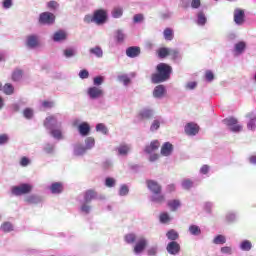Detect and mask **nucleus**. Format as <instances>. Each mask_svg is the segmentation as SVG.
I'll use <instances>...</instances> for the list:
<instances>
[{
	"mask_svg": "<svg viewBox=\"0 0 256 256\" xmlns=\"http://www.w3.org/2000/svg\"><path fill=\"white\" fill-rule=\"evenodd\" d=\"M96 131L98 133H102V135H108L109 134V129L103 123H98L96 125Z\"/></svg>",
	"mask_w": 256,
	"mask_h": 256,
	"instance_id": "nucleus-50",
	"label": "nucleus"
},
{
	"mask_svg": "<svg viewBox=\"0 0 256 256\" xmlns=\"http://www.w3.org/2000/svg\"><path fill=\"white\" fill-rule=\"evenodd\" d=\"M126 55L130 59H135V57H139V55H141V48L138 46H130L126 49Z\"/></svg>",
	"mask_w": 256,
	"mask_h": 256,
	"instance_id": "nucleus-18",
	"label": "nucleus"
},
{
	"mask_svg": "<svg viewBox=\"0 0 256 256\" xmlns=\"http://www.w3.org/2000/svg\"><path fill=\"white\" fill-rule=\"evenodd\" d=\"M212 243L214 245H225V243H227V238L223 234H218L214 237Z\"/></svg>",
	"mask_w": 256,
	"mask_h": 256,
	"instance_id": "nucleus-37",
	"label": "nucleus"
},
{
	"mask_svg": "<svg viewBox=\"0 0 256 256\" xmlns=\"http://www.w3.org/2000/svg\"><path fill=\"white\" fill-rule=\"evenodd\" d=\"M14 229L15 227L11 222H4L0 226V230L3 231L4 233H11V231H13Z\"/></svg>",
	"mask_w": 256,
	"mask_h": 256,
	"instance_id": "nucleus-42",
	"label": "nucleus"
},
{
	"mask_svg": "<svg viewBox=\"0 0 256 256\" xmlns=\"http://www.w3.org/2000/svg\"><path fill=\"white\" fill-rule=\"evenodd\" d=\"M205 79L208 83H212V81L215 79V74H213V71L207 70L205 72Z\"/></svg>",
	"mask_w": 256,
	"mask_h": 256,
	"instance_id": "nucleus-60",
	"label": "nucleus"
},
{
	"mask_svg": "<svg viewBox=\"0 0 256 256\" xmlns=\"http://www.w3.org/2000/svg\"><path fill=\"white\" fill-rule=\"evenodd\" d=\"M147 187L151 191L152 195L155 193H161V185L154 180H147Z\"/></svg>",
	"mask_w": 256,
	"mask_h": 256,
	"instance_id": "nucleus-20",
	"label": "nucleus"
},
{
	"mask_svg": "<svg viewBox=\"0 0 256 256\" xmlns=\"http://www.w3.org/2000/svg\"><path fill=\"white\" fill-rule=\"evenodd\" d=\"M38 23L40 25H53V23H55V14L51 12H42L39 15Z\"/></svg>",
	"mask_w": 256,
	"mask_h": 256,
	"instance_id": "nucleus-6",
	"label": "nucleus"
},
{
	"mask_svg": "<svg viewBox=\"0 0 256 256\" xmlns=\"http://www.w3.org/2000/svg\"><path fill=\"white\" fill-rule=\"evenodd\" d=\"M126 37H127V35L125 34V31H123L122 29L116 30L114 39H115L117 45H123V43H125Z\"/></svg>",
	"mask_w": 256,
	"mask_h": 256,
	"instance_id": "nucleus-24",
	"label": "nucleus"
},
{
	"mask_svg": "<svg viewBox=\"0 0 256 256\" xmlns=\"http://www.w3.org/2000/svg\"><path fill=\"white\" fill-rule=\"evenodd\" d=\"M167 205L171 211H177V209H179V207H181V201H179L177 199L170 200V201H168Z\"/></svg>",
	"mask_w": 256,
	"mask_h": 256,
	"instance_id": "nucleus-44",
	"label": "nucleus"
},
{
	"mask_svg": "<svg viewBox=\"0 0 256 256\" xmlns=\"http://www.w3.org/2000/svg\"><path fill=\"white\" fill-rule=\"evenodd\" d=\"M43 150L47 153V155H53V153H55V144L46 143Z\"/></svg>",
	"mask_w": 256,
	"mask_h": 256,
	"instance_id": "nucleus-53",
	"label": "nucleus"
},
{
	"mask_svg": "<svg viewBox=\"0 0 256 256\" xmlns=\"http://www.w3.org/2000/svg\"><path fill=\"white\" fill-rule=\"evenodd\" d=\"M170 56L175 63H181V59H183L181 52H179L178 50H175V49L170 50Z\"/></svg>",
	"mask_w": 256,
	"mask_h": 256,
	"instance_id": "nucleus-38",
	"label": "nucleus"
},
{
	"mask_svg": "<svg viewBox=\"0 0 256 256\" xmlns=\"http://www.w3.org/2000/svg\"><path fill=\"white\" fill-rule=\"evenodd\" d=\"M164 39L166 41H173V37H175V34L173 33V29L166 28L163 32Z\"/></svg>",
	"mask_w": 256,
	"mask_h": 256,
	"instance_id": "nucleus-49",
	"label": "nucleus"
},
{
	"mask_svg": "<svg viewBox=\"0 0 256 256\" xmlns=\"http://www.w3.org/2000/svg\"><path fill=\"white\" fill-rule=\"evenodd\" d=\"M9 143V134H0V146L7 145Z\"/></svg>",
	"mask_w": 256,
	"mask_h": 256,
	"instance_id": "nucleus-62",
	"label": "nucleus"
},
{
	"mask_svg": "<svg viewBox=\"0 0 256 256\" xmlns=\"http://www.w3.org/2000/svg\"><path fill=\"white\" fill-rule=\"evenodd\" d=\"M245 49H247V43H245V41H240L234 45V51L236 53L241 54Z\"/></svg>",
	"mask_w": 256,
	"mask_h": 256,
	"instance_id": "nucleus-39",
	"label": "nucleus"
},
{
	"mask_svg": "<svg viewBox=\"0 0 256 256\" xmlns=\"http://www.w3.org/2000/svg\"><path fill=\"white\" fill-rule=\"evenodd\" d=\"M26 47H28V49H37V47H39V36L37 34L27 36Z\"/></svg>",
	"mask_w": 256,
	"mask_h": 256,
	"instance_id": "nucleus-10",
	"label": "nucleus"
},
{
	"mask_svg": "<svg viewBox=\"0 0 256 256\" xmlns=\"http://www.w3.org/2000/svg\"><path fill=\"white\" fill-rule=\"evenodd\" d=\"M23 115L25 119H33V109L31 108L24 109Z\"/></svg>",
	"mask_w": 256,
	"mask_h": 256,
	"instance_id": "nucleus-63",
	"label": "nucleus"
},
{
	"mask_svg": "<svg viewBox=\"0 0 256 256\" xmlns=\"http://www.w3.org/2000/svg\"><path fill=\"white\" fill-rule=\"evenodd\" d=\"M188 232L190 235H193V237H199L201 235V227L197 226L196 224H191L188 228Z\"/></svg>",
	"mask_w": 256,
	"mask_h": 256,
	"instance_id": "nucleus-33",
	"label": "nucleus"
},
{
	"mask_svg": "<svg viewBox=\"0 0 256 256\" xmlns=\"http://www.w3.org/2000/svg\"><path fill=\"white\" fill-rule=\"evenodd\" d=\"M154 115H155V110L151 108H143L138 113V117L141 119V121L153 119Z\"/></svg>",
	"mask_w": 256,
	"mask_h": 256,
	"instance_id": "nucleus-12",
	"label": "nucleus"
},
{
	"mask_svg": "<svg viewBox=\"0 0 256 256\" xmlns=\"http://www.w3.org/2000/svg\"><path fill=\"white\" fill-rule=\"evenodd\" d=\"M93 199H97V192H95V190H87L84 193V199L82 201L91 203Z\"/></svg>",
	"mask_w": 256,
	"mask_h": 256,
	"instance_id": "nucleus-30",
	"label": "nucleus"
},
{
	"mask_svg": "<svg viewBox=\"0 0 256 256\" xmlns=\"http://www.w3.org/2000/svg\"><path fill=\"white\" fill-rule=\"evenodd\" d=\"M197 25H200V27L205 26L207 23V16H205V13L199 12L197 14V20H196Z\"/></svg>",
	"mask_w": 256,
	"mask_h": 256,
	"instance_id": "nucleus-43",
	"label": "nucleus"
},
{
	"mask_svg": "<svg viewBox=\"0 0 256 256\" xmlns=\"http://www.w3.org/2000/svg\"><path fill=\"white\" fill-rule=\"evenodd\" d=\"M44 127L48 129V131H52L53 129H61V122L57 119V115L48 116L44 120Z\"/></svg>",
	"mask_w": 256,
	"mask_h": 256,
	"instance_id": "nucleus-4",
	"label": "nucleus"
},
{
	"mask_svg": "<svg viewBox=\"0 0 256 256\" xmlns=\"http://www.w3.org/2000/svg\"><path fill=\"white\" fill-rule=\"evenodd\" d=\"M120 197H127L129 195V186L127 184H122L118 191Z\"/></svg>",
	"mask_w": 256,
	"mask_h": 256,
	"instance_id": "nucleus-51",
	"label": "nucleus"
},
{
	"mask_svg": "<svg viewBox=\"0 0 256 256\" xmlns=\"http://www.w3.org/2000/svg\"><path fill=\"white\" fill-rule=\"evenodd\" d=\"M107 10L99 9L94 11V21L96 25H105L107 23Z\"/></svg>",
	"mask_w": 256,
	"mask_h": 256,
	"instance_id": "nucleus-8",
	"label": "nucleus"
},
{
	"mask_svg": "<svg viewBox=\"0 0 256 256\" xmlns=\"http://www.w3.org/2000/svg\"><path fill=\"white\" fill-rule=\"evenodd\" d=\"M50 135L57 141H61V139H63V132L61 131V128H54L50 130Z\"/></svg>",
	"mask_w": 256,
	"mask_h": 256,
	"instance_id": "nucleus-35",
	"label": "nucleus"
},
{
	"mask_svg": "<svg viewBox=\"0 0 256 256\" xmlns=\"http://www.w3.org/2000/svg\"><path fill=\"white\" fill-rule=\"evenodd\" d=\"M150 201L152 203H157L158 205H161V203H165V196L161 193H154L150 197Z\"/></svg>",
	"mask_w": 256,
	"mask_h": 256,
	"instance_id": "nucleus-31",
	"label": "nucleus"
},
{
	"mask_svg": "<svg viewBox=\"0 0 256 256\" xmlns=\"http://www.w3.org/2000/svg\"><path fill=\"white\" fill-rule=\"evenodd\" d=\"M165 93H167V88H165V85L160 84L154 88L153 97L155 99H163Z\"/></svg>",
	"mask_w": 256,
	"mask_h": 256,
	"instance_id": "nucleus-15",
	"label": "nucleus"
},
{
	"mask_svg": "<svg viewBox=\"0 0 256 256\" xmlns=\"http://www.w3.org/2000/svg\"><path fill=\"white\" fill-rule=\"evenodd\" d=\"M85 149L86 151H91V149H93V147H95V138L93 137H87L85 139Z\"/></svg>",
	"mask_w": 256,
	"mask_h": 256,
	"instance_id": "nucleus-45",
	"label": "nucleus"
},
{
	"mask_svg": "<svg viewBox=\"0 0 256 256\" xmlns=\"http://www.w3.org/2000/svg\"><path fill=\"white\" fill-rule=\"evenodd\" d=\"M157 73L152 74L151 81L154 84L165 83L171 79L173 67L167 63H160L156 66Z\"/></svg>",
	"mask_w": 256,
	"mask_h": 256,
	"instance_id": "nucleus-1",
	"label": "nucleus"
},
{
	"mask_svg": "<svg viewBox=\"0 0 256 256\" xmlns=\"http://www.w3.org/2000/svg\"><path fill=\"white\" fill-rule=\"evenodd\" d=\"M23 256H36L39 255V250L35 248H26L22 251Z\"/></svg>",
	"mask_w": 256,
	"mask_h": 256,
	"instance_id": "nucleus-48",
	"label": "nucleus"
},
{
	"mask_svg": "<svg viewBox=\"0 0 256 256\" xmlns=\"http://www.w3.org/2000/svg\"><path fill=\"white\" fill-rule=\"evenodd\" d=\"M116 151L121 157H127L129 151H131V146L129 144H121L116 148Z\"/></svg>",
	"mask_w": 256,
	"mask_h": 256,
	"instance_id": "nucleus-26",
	"label": "nucleus"
},
{
	"mask_svg": "<svg viewBox=\"0 0 256 256\" xmlns=\"http://www.w3.org/2000/svg\"><path fill=\"white\" fill-rule=\"evenodd\" d=\"M181 185H182V188H184L186 191H189V189H192L194 182L191 179L186 178L182 180Z\"/></svg>",
	"mask_w": 256,
	"mask_h": 256,
	"instance_id": "nucleus-52",
	"label": "nucleus"
},
{
	"mask_svg": "<svg viewBox=\"0 0 256 256\" xmlns=\"http://www.w3.org/2000/svg\"><path fill=\"white\" fill-rule=\"evenodd\" d=\"M117 80L123 83L124 87H128L131 83V78L127 74L118 75Z\"/></svg>",
	"mask_w": 256,
	"mask_h": 256,
	"instance_id": "nucleus-40",
	"label": "nucleus"
},
{
	"mask_svg": "<svg viewBox=\"0 0 256 256\" xmlns=\"http://www.w3.org/2000/svg\"><path fill=\"white\" fill-rule=\"evenodd\" d=\"M90 55H94L97 59H101L103 57V49L101 46H95L94 48H90Z\"/></svg>",
	"mask_w": 256,
	"mask_h": 256,
	"instance_id": "nucleus-34",
	"label": "nucleus"
},
{
	"mask_svg": "<svg viewBox=\"0 0 256 256\" xmlns=\"http://www.w3.org/2000/svg\"><path fill=\"white\" fill-rule=\"evenodd\" d=\"M31 191H33V185L29 183H21L19 185L11 187V194L14 195V197L29 195Z\"/></svg>",
	"mask_w": 256,
	"mask_h": 256,
	"instance_id": "nucleus-2",
	"label": "nucleus"
},
{
	"mask_svg": "<svg viewBox=\"0 0 256 256\" xmlns=\"http://www.w3.org/2000/svg\"><path fill=\"white\" fill-rule=\"evenodd\" d=\"M105 81V78L103 76H96L93 78V85L94 87H101Z\"/></svg>",
	"mask_w": 256,
	"mask_h": 256,
	"instance_id": "nucleus-57",
	"label": "nucleus"
},
{
	"mask_svg": "<svg viewBox=\"0 0 256 256\" xmlns=\"http://www.w3.org/2000/svg\"><path fill=\"white\" fill-rule=\"evenodd\" d=\"M159 149V140H153L150 145H147L144 149V151L151 155V153H154V151H157Z\"/></svg>",
	"mask_w": 256,
	"mask_h": 256,
	"instance_id": "nucleus-29",
	"label": "nucleus"
},
{
	"mask_svg": "<svg viewBox=\"0 0 256 256\" xmlns=\"http://www.w3.org/2000/svg\"><path fill=\"white\" fill-rule=\"evenodd\" d=\"M66 40H67V33L63 30L56 31L52 35V41H54V43H63V41H66Z\"/></svg>",
	"mask_w": 256,
	"mask_h": 256,
	"instance_id": "nucleus-17",
	"label": "nucleus"
},
{
	"mask_svg": "<svg viewBox=\"0 0 256 256\" xmlns=\"http://www.w3.org/2000/svg\"><path fill=\"white\" fill-rule=\"evenodd\" d=\"M248 122H247V129L248 131H255L256 129V113L251 112L246 115Z\"/></svg>",
	"mask_w": 256,
	"mask_h": 256,
	"instance_id": "nucleus-16",
	"label": "nucleus"
},
{
	"mask_svg": "<svg viewBox=\"0 0 256 256\" xmlns=\"http://www.w3.org/2000/svg\"><path fill=\"white\" fill-rule=\"evenodd\" d=\"M241 251H251L253 249V243L249 240H243L239 245Z\"/></svg>",
	"mask_w": 256,
	"mask_h": 256,
	"instance_id": "nucleus-41",
	"label": "nucleus"
},
{
	"mask_svg": "<svg viewBox=\"0 0 256 256\" xmlns=\"http://www.w3.org/2000/svg\"><path fill=\"white\" fill-rule=\"evenodd\" d=\"M86 95L91 101H97V99H101L105 95V92L97 86H90L86 91Z\"/></svg>",
	"mask_w": 256,
	"mask_h": 256,
	"instance_id": "nucleus-3",
	"label": "nucleus"
},
{
	"mask_svg": "<svg viewBox=\"0 0 256 256\" xmlns=\"http://www.w3.org/2000/svg\"><path fill=\"white\" fill-rule=\"evenodd\" d=\"M171 221V217L169 216V213L163 212L160 214V223H169Z\"/></svg>",
	"mask_w": 256,
	"mask_h": 256,
	"instance_id": "nucleus-59",
	"label": "nucleus"
},
{
	"mask_svg": "<svg viewBox=\"0 0 256 256\" xmlns=\"http://www.w3.org/2000/svg\"><path fill=\"white\" fill-rule=\"evenodd\" d=\"M23 79V70H15L12 74V81H21Z\"/></svg>",
	"mask_w": 256,
	"mask_h": 256,
	"instance_id": "nucleus-55",
	"label": "nucleus"
},
{
	"mask_svg": "<svg viewBox=\"0 0 256 256\" xmlns=\"http://www.w3.org/2000/svg\"><path fill=\"white\" fill-rule=\"evenodd\" d=\"M166 250L169 255H179V251H181V245H179L177 241H171L167 244Z\"/></svg>",
	"mask_w": 256,
	"mask_h": 256,
	"instance_id": "nucleus-14",
	"label": "nucleus"
},
{
	"mask_svg": "<svg viewBox=\"0 0 256 256\" xmlns=\"http://www.w3.org/2000/svg\"><path fill=\"white\" fill-rule=\"evenodd\" d=\"M78 131L81 137H87L91 133V126L87 122H82L78 125Z\"/></svg>",
	"mask_w": 256,
	"mask_h": 256,
	"instance_id": "nucleus-19",
	"label": "nucleus"
},
{
	"mask_svg": "<svg viewBox=\"0 0 256 256\" xmlns=\"http://www.w3.org/2000/svg\"><path fill=\"white\" fill-rule=\"evenodd\" d=\"M237 219H238V214L235 211H229L225 215V221L230 225H233V223H237Z\"/></svg>",
	"mask_w": 256,
	"mask_h": 256,
	"instance_id": "nucleus-27",
	"label": "nucleus"
},
{
	"mask_svg": "<svg viewBox=\"0 0 256 256\" xmlns=\"http://www.w3.org/2000/svg\"><path fill=\"white\" fill-rule=\"evenodd\" d=\"M171 54V49L169 48H160L158 49V57L160 59H165V57H169V55Z\"/></svg>",
	"mask_w": 256,
	"mask_h": 256,
	"instance_id": "nucleus-47",
	"label": "nucleus"
},
{
	"mask_svg": "<svg viewBox=\"0 0 256 256\" xmlns=\"http://www.w3.org/2000/svg\"><path fill=\"white\" fill-rule=\"evenodd\" d=\"M173 153V144L171 142H165L161 148V155L163 157H169Z\"/></svg>",
	"mask_w": 256,
	"mask_h": 256,
	"instance_id": "nucleus-25",
	"label": "nucleus"
},
{
	"mask_svg": "<svg viewBox=\"0 0 256 256\" xmlns=\"http://www.w3.org/2000/svg\"><path fill=\"white\" fill-rule=\"evenodd\" d=\"M214 206H215V204L213 202H205L204 203L205 213H207L208 215H211L213 213V207Z\"/></svg>",
	"mask_w": 256,
	"mask_h": 256,
	"instance_id": "nucleus-56",
	"label": "nucleus"
},
{
	"mask_svg": "<svg viewBox=\"0 0 256 256\" xmlns=\"http://www.w3.org/2000/svg\"><path fill=\"white\" fill-rule=\"evenodd\" d=\"M166 237L169 241H177V239H179V233L174 229H171L166 233Z\"/></svg>",
	"mask_w": 256,
	"mask_h": 256,
	"instance_id": "nucleus-46",
	"label": "nucleus"
},
{
	"mask_svg": "<svg viewBox=\"0 0 256 256\" xmlns=\"http://www.w3.org/2000/svg\"><path fill=\"white\" fill-rule=\"evenodd\" d=\"M149 244V241L147 238L141 236L137 239L135 245H134V255H141L145 249H147V245Z\"/></svg>",
	"mask_w": 256,
	"mask_h": 256,
	"instance_id": "nucleus-5",
	"label": "nucleus"
},
{
	"mask_svg": "<svg viewBox=\"0 0 256 256\" xmlns=\"http://www.w3.org/2000/svg\"><path fill=\"white\" fill-rule=\"evenodd\" d=\"M163 123H164V120L161 116L156 117L150 125L151 133H155L156 131H159V129L161 128V124Z\"/></svg>",
	"mask_w": 256,
	"mask_h": 256,
	"instance_id": "nucleus-22",
	"label": "nucleus"
},
{
	"mask_svg": "<svg viewBox=\"0 0 256 256\" xmlns=\"http://www.w3.org/2000/svg\"><path fill=\"white\" fill-rule=\"evenodd\" d=\"M13 91H15V88L11 84L4 85L5 95H13Z\"/></svg>",
	"mask_w": 256,
	"mask_h": 256,
	"instance_id": "nucleus-61",
	"label": "nucleus"
},
{
	"mask_svg": "<svg viewBox=\"0 0 256 256\" xmlns=\"http://www.w3.org/2000/svg\"><path fill=\"white\" fill-rule=\"evenodd\" d=\"M52 195H61V192L63 191V183L61 182H54L49 187Z\"/></svg>",
	"mask_w": 256,
	"mask_h": 256,
	"instance_id": "nucleus-23",
	"label": "nucleus"
},
{
	"mask_svg": "<svg viewBox=\"0 0 256 256\" xmlns=\"http://www.w3.org/2000/svg\"><path fill=\"white\" fill-rule=\"evenodd\" d=\"M234 23L241 27V25L245 24V10L241 8H236L234 10Z\"/></svg>",
	"mask_w": 256,
	"mask_h": 256,
	"instance_id": "nucleus-9",
	"label": "nucleus"
},
{
	"mask_svg": "<svg viewBox=\"0 0 256 256\" xmlns=\"http://www.w3.org/2000/svg\"><path fill=\"white\" fill-rule=\"evenodd\" d=\"M79 211L82 215H89L93 211V206L89 202L80 201Z\"/></svg>",
	"mask_w": 256,
	"mask_h": 256,
	"instance_id": "nucleus-21",
	"label": "nucleus"
},
{
	"mask_svg": "<svg viewBox=\"0 0 256 256\" xmlns=\"http://www.w3.org/2000/svg\"><path fill=\"white\" fill-rule=\"evenodd\" d=\"M73 155L74 157H83L84 155H87L85 145H83L81 142L73 144Z\"/></svg>",
	"mask_w": 256,
	"mask_h": 256,
	"instance_id": "nucleus-11",
	"label": "nucleus"
},
{
	"mask_svg": "<svg viewBox=\"0 0 256 256\" xmlns=\"http://www.w3.org/2000/svg\"><path fill=\"white\" fill-rule=\"evenodd\" d=\"M157 253H159V246H157V245L151 246L147 250L148 256H157Z\"/></svg>",
	"mask_w": 256,
	"mask_h": 256,
	"instance_id": "nucleus-58",
	"label": "nucleus"
},
{
	"mask_svg": "<svg viewBox=\"0 0 256 256\" xmlns=\"http://www.w3.org/2000/svg\"><path fill=\"white\" fill-rule=\"evenodd\" d=\"M105 186L106 187H115V179L114 178H111V177H107L105 179Z\"/></svg>",
	"mask_w": 256,
	"mask_h": 256,
	"instance_id": "nucleus-64",
	"label": "nucleus"
},
{
	"mask_svg": "<svg viewBox=\"0 0 256 256\" xmlns=\"http://www.w3.org/2000/svg\"><path fill=\"white\" fill-rule=\"evenodd\" d=\"M184 131H185L186 135L195 137V135H197V133H199V126L193 122H190L185 125Z\"/></svg>",
	"mask_w": 256,
	"mask_h": 256,
	"instance_id": "nucleus-13",
	"label": "nucleus"
},
{
	"mask_svg": "<svg viewBox=\"0 0 256 256\" xmlns=\"http://www.w3.org/2000/svg\"><path fill=\"white\" fill-rule=\"evenodd\" d=\"M62 55L66 59H73L77 56V50L73 47H68L62 51Z\"/></svg>",
	"mask_w": 256,
	"mask_h": 256,
	"instance_id": "nucleus-28",
	"label": "nucleus"
},
{
	"mask_svg": "<svg viewBox=\"0 0 256 256\" xmlns=\"http://www.w3.org/2000/svg\"><path fill=\"white\" fill-rule=\"evenodd\" d=\"M26 203H30L32 205H38V203H41L42 199L41 196L32 194L25 198Z\"/></svg>",
	"mask_w": 256,
	"mask_h": 256,
	"instance_id": "nucleus-32",
	"label": "nucleus"
},
{
	"mask_svg": "<svg viewBox=\"0 0 256 256\" xmlns=\"http://www.w3.org/2000/svg\"><path fill=\"white\" fill-rule=\"evenodd\" d=\"M124 241L128 245H133L137 242V235L135 233H128L124 236Z\"/></svg>",
	"mask_w": 256,
	"mask_h": 256,
	"instance_id": "nucleus-36",
	"label": "nucleus"
},
{
	"mask_svg": "<svg viewBox=\"0 0 256 256\" xmlns=\"http://www.w3.org/2000/svg\"><path fill=\"white\" fill-rule=\"evenodd\" d=\"M112 17L114 19H120V17H123V8L116 7L112 10Z\"/></svg>",
	"mask_w": 256,
	"mask_h": 256,
	"instance_id": "nucleus-54",
	"label": "nucleus"
},
{
	"mask_svg": "<svg viewBox=\"0 0 256 256\" xmlns=\"http://www.w3.org/2000/svg\"><path fill=\"white\" fill-rule=\"evenodd\" d=\"M224 125H227V127H229V129L232 131V133H239V131H241V129H243V126L238 125V121L236 118L234 117H230V118H225L223 120Z\"/></svg>",
	"mask_w": 256,
	"mask_h": 256,
	"instance_id": "nucleus-7",
	"label": "nucleus"
}]
</instances>
